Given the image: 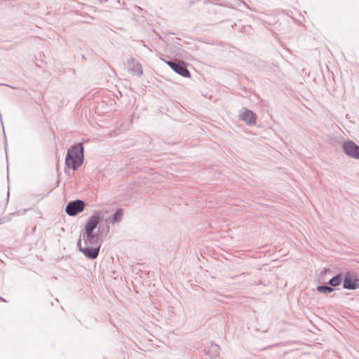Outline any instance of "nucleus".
<instances>
[{
  "label": "nucleus",
  "mask_w": 359,
  "mask_h": 359,
  "mask_svg": "<svg viewBox=\"0 0 359 359\" xmlns=\"http://www.w3.org/2000/svg\"><path fill=\"white\" fill-rule=\"evenodd\" d=\"M100 220V217L98 215L90 217L85 227L84 244L82 245L81 243H79L80 250L90 259H95L100 251L99 238L97 235L93 233V231L96 228Z\"/></svg>",
  "instance_id": "obj_1"
},
{
  "label": "nucleus",
  "mask_w": 359,
  "mask_h": 359,
  "mask_svg": "<svg viewBox=\"0 0 359 359\" xmlns=\"http://www.w3.org/2000/svg\"><path fill=\"white\" fill-rule=\"evenodd\" d=\"M83 144L73 145L67 151L65 163L68 168L76 170L83 163Z\"/></svg>",
  "instance_id": "obj_2"
},
{
  "label": "nucleus",
  "mask_w": 359,
  "mask_h": 359,
  "mask_svg": "<svg viewBox=\"0 0 359 359\" xmlns=\"http://www.w3.org/2000/svg\"><path fill=\"white\" fill-rule=\"evenodd\" d=\"M344 153L353 158L359 159V146L351 140L345 141L342 145Z\"/></svg>",
  "instance_id": "obj_3"
},
{
  "label": "nucleus",
  "mask_w": 359,
  "mask_h": 359,
  "mask_svg": "<svg viewBox=\"0 0 359 359\" xmlns=\"http://www.w3.org/2000/svg\"><path fill=\"white\" fill-rule=\"evenodd\" d=\"M344 287L348 290H355L359 287V279L356 274L347 272L344 276Z\"/></svg>",
  "instance_id": "obj_4"
},
{
  "label": "nucleus",
  "mask_w": 359,
  "mask_h": 359,
  "mask_svg": "<svg viewBox=\"0 0 359 359\" xmlns=\"http://www.w3.org/2000/svg\"><path fill=\"white\" fill-rule=\"evenodd\" d=\"M165 63L170 66L175 72L180 74L181 76L187 78L191 76L190 72L187 69L184 62L180 61L178 63H175L171 61H165Z\"/></svg>",
  "instance_id": "obj_5"
},
{
  "label": "nucleus",
  "mask_w": 359,
  "mask_h": 359,
  "mask_svg": "<svg viewBox=\"0 0 359 359\" xmlns=\"http://www.w3.org/2000/svg\"><path fill=\"white\" fill-rule=\"evenodd\" d=\"M85 203L81 200L69 203L66 208V212L70 216H74L83 211Z\"/></svg>",
  "instance_id": "obj_6"
},
{
  "label": "nucleus",
  "mask_w": 359,
  "mask_h": 359,
  "mask_svg": "<svg viewBox=\"0 0 359 359\" xmlns=\"http://www.w3.org/2000/svg\"><path fill=\"white\" fill-rule=\"evenodd\" d=\"M240 118L248 124H255L257 116L256 114L248 109L244 110L240 114Z\"/></svg>",
  "instance_id": "obj_7"
},
{
  "label": "nucleus",
  "mask_w": 359,
  "mask_h": 359,
  "mask_svg": "<svg viewBox=\"0 0 359 359\" xmlns=\"http://www.w3.org/2000/svg\"><path fill=\"white\" fill-rule=\"evenodd\" d=\"M341 280L342 276L341 274L337 275L330 280V284L332 286H338L340 285Z\"/></svg>",
  "instance_id": "obj_8"
},
{
  "label": "nucleus",
  "mask_w": 359,
  "mask_h": 359,
  "mask_svg": "<svg viewBox=\"0 0 359 359\" xmlns=\"http://www.w3.org/2000/svg\"><path fill=\"white\" fill-rule=\"evenodd\" d=\"M317 290L322 293H329L332 292L334 290L332 287L327 286H318L317 287Z\"/></svg>",
  "instance_id": "obj_9"
},
{
  "label": "nucleus",
  "mask_w": 359,
  "mask_h": 359,
  "mask_svg": "<svg viewBox=\"0 0 359 359\" xmlns=\"http://www.w3.org/2000/svg\"><path fill=\"white\" fill-rule=\"evenodd\" d=\"M121 217V212H116V214L114 215V220L115 221L119 220Z\"/></svg>",
  "instance_id": "obj_10"
},
{
  "label": "nucleus",
  "mask_w": 359,
  "mask_h": 359,
  "mask_svg": "<svg viewBox=\"0 0 359 359\" xmlns=\"http://www.w3.org/2000/svg\"><path fill=\"white\" fill-rule=\"evenodd\" d=\"M137 67L138 68V70L140 72V74H142V69L140 66L137 65Z\"/></svg>",
  "instance_id": "obj_11"
}]
</instances>
